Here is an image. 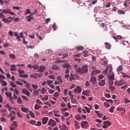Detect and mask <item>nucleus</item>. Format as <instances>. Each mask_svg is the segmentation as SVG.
Wrapping results in <instances>:
<instances>
[{
    "mask_svg": "<svg viewBox=\"0 0 130 130\" xmlns=\"http://www.w3.org/2000/svg\"><path fill=\"white\" fill-rule=\"evenodd\" d=\"M60 130H68L69 129V127L66 125V124H63L62 125H59L58 127Z\"/></svg>",
    "mask_w": 130,
    "mask_h": 130,
    "instance_id": "14",
    "label": "nucleus"
},
{
    "mask_svg": "<svg viewBox=\"0 0 130 130\" xmlns=\"http://www.w3.org/2000/svg\"><path fill=\"white\" fill-rule=\"evenodd\" d=\"M34 107H35V109H36V110L39 109V108H41V105L36 104L35 105Z\"/></svg>",
    "mask_w": 130,
    "mask_h": 130,
    "instance_id": "37",
    "label": "nucleus"
},
{
    "mask_svg": "<svg viewBox=\"0 0 130 130\" xmlns=\"http://www.w3.org/2000/svg\"><path fill=\"white\" fill-rule=\"evenodd\" d=\"M17 102L19 103V104H21L22 103V100L20 98H18L17 101Z\"/></svg>",
    "mask_w": 130,
    "mask_h": 130,
    "instance_id": "62",
    "label": "nucleus"
},
{
    "mask_svg": "<svg viewBox=\"0 0 130 130\" xmlns=\"http://www.w3.org/2000/svg\"><path fill=\"white\" fill-rule=\"evenodd\" d=\"M63 68H64L65 69H68V68H70L71 66L68 63H64L62 65Z\"/></svg>",
    "mask_w": 130,
    "mask_h": 130,
    "instance_id": "32",
    "label": "nucleus"
},
{
    "mask_svg": "<svg viewBox=\"0 0 130 130\" xmlns=\"http://www.w3.org/2000/svg\"><path fill=\"white\" fill-rule=\"evenodd\" d=\"M96 77L94 76H91L90 80V82L91 83L92 85H95L96 84Z\"/></svg>",
    "mask_w": 130,
    "mask_h": 130,
    "instance_id": "11",
    "label": "nucleus"
},
{
    "mask_svg": "<svg viewBox=\"0 0 130 130\" xmlns=\"http://www.w3.org/2000/svg\"><path fill=\"white\" fill-rule=\"evenodd\" d=\"M31 87L35 90L38 89V86L37 84H31Z\"/></svg>",
    "mask_w": 130,
    "mask_h": 130,
    "instance_id": "43",
    "label": "nucleus"
},
{
    "mask_svg": "<svg viewBox=\"0 0 130 130\" xmlns=\"http://www.w3.org/2000/svg\"><path fill=\"white\" fill-rule=\"evenodd\" d=\"M37 103H38V104H41V105H43V103H42V102L40 101V100L39 99H37L36 101Z\"/></svg>",
    "mask_w": 130,
    "mask_h": 130,
    "instance_id": "54",
    "label": "nucleus"
},
{
    "mask_svg": "<svg viewBox=\"0 0 130 130\" xmlns=\"http://www.w3.org/2000/svg\"><path fill=\"white\" fill-rule=\"evenodd\" d=\"M58 56H61V55H62V56L61 57V58H64V57H67L68 55H69V54L68 53L67 54L59 53L58 54Z\"/></svg>",
    "mask_w": 130,
    "mask_h": 130,
    "instance_id": "21",
    "label": "nucleus"
},
{
    "mask_svg": "<svg viewBox=\"0 0 130 130\" xmlns=\"http://www.w3.org/2000/svg\"><path fill=\"white\" fill-rule=\"evenodd\" d=\"M75 126L77 129L80 128V123L77 121H75Z\"/></svg>",
    "mask_w": 130,
    "mask_h": 130,
    "instance_id": "39",
    "label": "nucleus"
},
{
    "mask_svg": "<svg viewBox=\"0 0 130 130\" xmlns=\"http://www.w3.org/2000/svg\"><path fill=\"white\" fill-rule=\"evenodd\" d=\"M101 73V71L99 70H93L91 72L92 76H95V75H97V74H100Z\"/></svg>",
    "mask_w": 130,
    "mask_h": 130,
    "instance_id": "17",
    "label": "nucleus"
},
{
    "mask_svg": "<svg viewBox=\"0 0 130 130\" xmlns=\"http://www.w3.org/2000/svg\"><path fill=\"white\" fill-rule=\"evenodd\" d=\"M124 103H125V104H126L127 103H129L130 100H128V99L125 98L124 99Z\"/></svg>",
    "mask_w": 130,
    "mask_h": 130,
    "instance_id": "53",
    "label": "nucleus"
},
{
    "mask_svg": "<svg viewBox=\"0 0 130 130\" xmlns=\"http://www.w3.org/2000/svg\"><path fill=\"white\" fill-rule=\"evenodd\" d=\"M19 77L20 78H28L29 76L27 74H19Z\"/></svg>",
    "mask_w": 130,
    "mask_h": 130,
    "instance_id": "31",
    "label": "nucleus"
},
{
    "mask_svg": "<svg viewBox=\"0 0 130 130\" xmlns=\"http://www.w3.org/2000/svg\"><path fill=\"white\" fill-rule=\"evenodd\" d=\"M10 101H11V103H12V104L15 102V100L12 96L10 98Z\"/></svg>",
    "mask_w": 130,
    "mask_h": 130,
    "instance_id": "58",
    "label": "nucleus"
},
{
    "mask_svg": "<svg viewBox=\"0 0 130 130\" xmlns=\"http://www.w3.org/2000/svg\"><path fill=\"white\" fill-rule=\"evenodd\" d=\"M104 45L106 49H108V50L111 49L112 45L110 43L108 42H105L104 43Z\"/></svg>",
    "mask_w": 130,
    "mask_h": 130,
    "instance_id": "10",
    "label": "nucleus"
},
{
    "mask_svg": "<svg viewBox=\"0 0 130 130\" xmlns=\"http://www.w3.org/2000/svg\"><path fill=\"white\" fill-rule=\"evenodd\" d=\"M22 94H25L26 96H30L31 93L29 92V91L25 88H23L21 90Z\"/></svg>",
    "mask_w": 130,
    "mask_h": 130,
    "instance_id": "7",
    "label": "nucleus"
},
{
    "mask_svg": "<svg viewBox=\"0 0 130 130\" xmlns=\"http://www.w3.org/2000/svg\"><path fill=\"white\" fill-rule=\"evenodd\" d=\"M68 78H70V70L69 69L65 71V75L64 76V79H68Z\"/></svg>",
    "mask_w": 130,
    "mask_h": 130,
    "instance_id": "9",
    "label": "nucleus"
},
{
    "mask_svg": "<svg viewBox=\"0 0 130 130\" xmlns=\"http://www.w3.org/2000/svg\"><path fill=\"white\" fill-rule=\"evenodd\" d=\"M15 32H13V31L10 30L8 32L9 36L13 37V36H15Z\"/></svg>",
    "mask_w": 130,
    "mask_h": 130,
    "instance_id": "38",
    "label": "nucleus"
},
{
    "mask_svg": "<svg viewBox=\"0 0 130 130\" xmlns=\"http://www.w3.org/2000/svg\"><path fill=\"white\" fill-rule=\"evenodd\" d=\"M27 14H31V11L29 9H26L25 15L27 16Z\"/></svg>",
    "mask_w": 130,
    "mask_h": 130,
    "instance_id": "46",
    "label": "nucleus"
},
{
    "mask_svg": "<svg viewBox=\"0 0 130 130\" xmlns=\"http://www.w3.org/2000/svg\"><path fill=\"white\" fill-rule=\"evenodd\" d=\"M104 78V75H99L98 77V80L99 81H102L101 80H102V79H103Z\"/></svg>",
    "mask_w": 130,
    "mask_h": 130,
    "instance_id": "36",
    "label": "nucleus"
},
{
    "mask_svg": "<svg viewBox=\"0 0 130 130\" xmlns=\"http://www.w3.org/2000/svg\"><path fill=\"white\" fill-rule=\"evenodd\" d=\"M56 80L59 82V83H62V78H61V76H58L56 77Z\"/></svg>",
    "mask_w": 130,
    "mask_h": 130,
    "instance_id": "28",
    "label": "nucleus"
},
{
    "mask_svg": "<svg viewBox=\"0 0 130 130\" xmlns=\"http://www.w3.org/2000/svg\"><path fill=\"white\" fill-rule=\"evenodd\" d=\"M75 93H81L82 92V88L80 86H77L74 89Z\"/></svg>",
    "mask_w": 130,
    "mask_h": 130,
    "instance_id": "15",
    "label": "nucleus"
},
{
    "mask_svg": "<svg viewBox=\"0 0 130 130\" xmlns=\"http://www.w3.org/2000/svg\"><path fill=\"white\" fill-rule=\"evenodd\" d=\"M9 56L11 59H16V55L14 54H9Z\"/></svg>",
    "mask_w": 130,
    "mask_h": 130,
    "instance_id": "40",
    "label": "nucleus"
},
{
    "mask_svg": "<svg viewBox=\"0 0 130 130\" xmlns=\"http://www.w3.org/2000/svg\"><path fill=\"white\" fill-rule=\"evenodd\" d=\"M48 125H50L51 126L54 127L55 125H56V122H55V120L52 119H50L48 122Z\"/></svg>",
    "mask_w": 130,
    "mask_h": 130,
    "instance_id": "4",
    "label": "nucleus"
},
{
    "mask_svg": "<svg viewBox=\"0 0 130 130\" xmlns=\"http://www.w3.org/2000/svg\"><path fill=\"white\" fill-rule=\"evenodd\" d=\"M53 113H54V115L55 116H57V117H60V114H59V111H54Z\"/></svg>",
    "mask_w": 130,
    "mask_h": 130,
    "instance_id": "18",
    "label": "nucleus"
},
{
    "mask_svg": "<svg viewBox=\"0 0 130 130\" xmlns=\"http://www.w3.org/2000/svg\"><path fill=\"white\" fill-rule=\"evenodd\" d=\"M30 78H35V79H37V76L36 74H31L29 76Z\"/></svg>",
    "mask_w": 130,
    "mask_h": 130,
    "instance_id": "56",
    "label": "nucleus"
},
{
    "mask_svg": "<svg viewBox=\"0 0 130 130\" xmlns=\"http://www.w3.org/2000/svg\"><path fill=\"white\" fill-rule=\"evenodd\" d=\"M10 86H11L12 88H16V87H17V85L13 82H10Z\"/></svg>",
    "mask_w": 130,
    "mask_h": 130,
    "instance_id": "49",
    "label": "nucleus"
},
{
    "mask_svg": "<svg viewBox=\"0 0 130 130\" xmlns=\"http://www.w3.org/2000/svg\"><path fill=\"white\" fill-rule=\"evenodd\" d=\"M123 70V68L122 66H119L117 68L116 71L117 72H121Z\"/></svg>",
    "mask_w": 130,
    "mask_h": 130,
    "instance_id": "29",
    "label": "nucleus"
},
{
    "mask_svg": "<svg viewBox=\"0 0 130 130\" xmlns=\"http://www.w3.org/2000/svg\"><path fill=\"white\" fill-rule=\"evenodd\" d=\"M63 116H64L65 117H68V116H69V115H70V113H69V112H65L63 113Z\"/></svg>",
    "mask_w": 130,
    "mask_h": 130,
    "instance_id": "60",
    "label": "nucleus"
},
{
    "mask_svg": "<svg viewBox=\"0 0 130 130\" xmlns=\"http://www.w3.org/2000/svg\"><path fill=\"white\" fill-rule=\"evenodd\" d=\"M52 70H57V71H58L59 70V68H58V67H57V66H56L55 64H53L52 66Z\"/></svg>",
    "mask_w": 130,
    "mask_h": 130,
    "instance_id": "30",
    "label": "nucleus"
},
{
    "mask_svg": "<svg viewBox=\"0 0 130 130\" xmlns=\"http://www.w3.org/2000/svg\"><path fill=\"white\" fill-rule=\"evenodd\" d=\"M30 123L31 124H33L34 125H36V121L32 120L31 121H30Z\"/></svg>",
    "mask_w": 130,
    "mask_h": 130,
    "instance_id": "59",
    "label": "nucleus"
},
{
    "mask_svg": "<svg viewBox=\"0 0 130 130\" xmlns=\"http://www.w3.org/2000/svg\"><path fill=\"white\" fill-rule=\"evenodd\" d=\"M52 83H53V81L52 80H47V84L48 85V86H50V85H51V84H52Z\"/></svg>",
    "mask_w": 130,
    "mask_h": 130,
    "instance_id": "42",
    "label": "nucleus"
},
{
    "mask_svg": "<svg viewBox=\"0 0 130 130\" xmlns=\"http://www.w3.org/2000/svg\"><path fill=\"white\" fill-rule=\"evenodd\" d=\"M108 78L109 80H114V73H112V74L111 75H109Z\"/></svg>",
    "mask_w": 130,
    "mask_h": 130,
    "instance_id": "20",
    "label": "nucleus"
},
{
    "mask_svg": "<svg viewBox=\"0 0 130 130\" xmlns=\"http://www.w3.org/2000/svg\"><path fill=\"white\" fill-rule=\"evenodd\" d=\"M91 85V83H90V82L89 81H86L85 83V87H88L89 86H90Z\"/></svg>",
    "mask_w": 130,
    "mask_h": 130,
    "instance_id": "55",
    "label": "nucleus"
},
{
    "mask_svg": "<svg viewBox=\"0 0 130 130\" xmlns=\"http://www.w3.org/2000/svg\"><path fill=\"white\" fill-rule=\"evenodd\" d=\"M46 67L45 66H40L39 67L38 71V72H41V73H43L44 71H45Z\"/></svg>",
    "mask_w": 130,
    "mask_h": 130,
    "instance_id": "13",
    "label": "nucleus"
},
{
    "mask_svg": "<svg viewBox=\"0 0 130 130\" xmlns=\"http://www.w3.org/2000/svg\"><path fill=\"white\" fill-rule=\"evenodd\" d=\"M80 78V76L77 74H71V76L70 77V81L72 82V81H75V80H77V79H79Z\"/></svg>",
    "mask_w": 130,
    "mask_h": 130,
    "instance_id": "2",
    "label": "nucleus"
},
{
    "mask_svg": "<svg viewBox=\"0 0 130 130\" xmlns=\"http://www.w3.org/2000/svg\"><path fill=\"white\" fill-rule=\"evenodd\" d=\"M11 67L10 69L11 71H16L17 68H16V66L15 64L11 65Z\"/></svg>",
    "mask_w": 130,
    "mask_h": 130,
    "instance_id": "34",
    "label": "nucleus"
},
{
    "mask_svg": "<svg viewBox=\"0 0 130 130\" xmlns=\"http://www.w3.org/2000/svg\"><path fill=\"white\" fill-rule=\"evenodd\" d=\"M98 84L101 87H104V86H105V85H106V80H105V79L100 80Z\"/></svg>",
    "mask_w": 130,
    "mask_h": 130,
    "instance_id": "8",
    "label": "nucleus"
},
{
    "mask_svg": "<svg viewBox=\"0 0 130 130\" xmlns=\"http://www.w3.org/2000/svg\"><path fill=\"white\" fill-rule=\"evenodd\" d=\"M21 109L23 112H25L26 113H28L29 111V109H28V108L24 107H21Z\"/></svg>",
    "mask_w": 130,
    "mask_h": 130,
    "instance_id": "25",
    "label": "nucleus"
},
{
    "mask_svg": "<svg viewBox=\"0 0 130 130\" xmlns=\"http://www.w3.org/2000/svg\"><path fill=\"white\" fill-rule=\"evenodd\" d=\"M3 14H10V15H15L14 12L11 11V9H7L2 10Z\"/></svg>",
    "mask_w": 130,
    "mask_h": 130,
    "instance_id": "5",
    "label": "nucleus"
},
{
    "mask_svg": "<svg viewBox=\"0 0 130 130\" xmlns=\"http://www.w3.org/2000/svg\"><path fill=\"white\" fill-rule=\"evenodd\" d=\"M118 13L119 15H124V14H125V12H124L123 10H118Z\"/></svg>",
    "mask_w": 130,
    "mask_h": 130,
    "instance_id": "45",
    "label": "nucleus"
},
{
    "mask_svg": "<svg viewBox=\"0 0 130 130\" xmlns=\"http://www.w3.org/2000/svg\"><path fill=\"white\" fill-rule=\"evenodd\" d=\"M89 69H88V66L84 65L82 68L79 67L76 70V72L78 74H86L88 73Z\"/></svg>",
    "mask_w": 130,
    "mask_h": 130,
    "instance_id": "1",
    "label": "nucleus"
},
{
    "mask_svg": "<svg viewBox=\"0 0 130 130\" xmlns=\"http://www.w3.org/2000/svg\"><path fill=\"white\" fill-rule=\"evenodd\" d=\"M39 67H38V65L37 64H35L32 65V68H33V70H34V71H36V70H38Z\"/></svg>",
    "mask_w": 130,
    "mask_h": 130,
    "instance_id": "35",
    "label": "nucleus"
},
{
    "mask_svg": "<svg viewBox=\"0 0 130 130\" xmlns=\"http://www.w3.org/2000/svg\"><path fill=\"white\" fill-rule=\"evenodd\" d=\"M75 118L77 119V120H80L81 119V115L78 114L75 116Z\"/></svg>",
    "mask_w": 130,
    "mask_h": 130,
    "instance_id": "48",
    "label": "nucleus"
},
{
    "mask_svg": "<svg viewBox=\"0 0 130 130\" xmlns=\"http://www.w3.org/2000/svg\"><path fill=\"white\" fill-rule=\"evenodd\" d=\"M48 117H45L43 118L42 120V124H46L47 123V122L48 121Z\"/></svg>",
    "mask_w": 130,
    "mask_h": 130,
    "instance_id": "16",
    "label": "nucleus"
},
{
    "mask_svg": "<svg viewBox=\"0 0 130 130\" xmlns=\"http://www.w3.org/2000/svg\"><path fill=\"white\" fill-rule=\"evenodd\" d=\"M114 109H115V107H114V106H112L109 110L110 112H111V113H113V110H114Z\"/></svg>",
    "mask_w": 130,
    "mask_h": 130,
    "instance_id": "41",
    "label": "nucleus"
},
{
    "mask_svg": "<svg viewBox=\"0 0 130 130\" xmlns=\"http://www.w3.org/2000/svg\"><path fill=\"white\" fill-rule=\"evenodd\" d=\"M42 100H48V96L45 95L44 98L42 99Z\"/></svg>",
    "mask_w": 130,
    "mask_h": 130,
    "instance_id": "64",
    "label": "nucleus"
},
{
    "mask_svg": "<svg viewBox=\"0 0 130 130\" xmlns=\"http://www.w3.org/2000/svg\"><path fill=\"white\" fill-rule=\"evenodd\" d=\"M0 81L2 83L3 85L5 87L6 86H7V85H8V83H7V81H5V80H3L2 79H0Z\"/></svg>",
    "mask_w": 130,
    "mask_h": 130,
    "instance_id": "33",
    "label": "nucleus"
},
{
    "mask_svg": "<svg viewBox=\"0 0 130 130\" xmlns=\"http://www.w3.org/2000/svg\"><path fill=\"white\" fill-rule=\"evenodd\" d=\"M101 63L103 64V66H105V64L108 63V61L104 60L103 59H101Z\"/></svg>",
    "mask_w": 130,
    "mask_h": 130,
    "instance_id": "24",
    "label": "nucleus"
},
{
    "mask_svg": "<svg viewBox=\"0 0 130 130\" xmlns=\"http://www.w3.org/2000/svg\"><path fill=\"white\" fill-rule=\"evenodd\" d=\"M113 38L115 40H120V39H121V38H122V37H121V36L119 35V36H117L116 37L113 36Z\"/></svg>",
    "mask_w": 130,
    "mask_h": 130,
    "instance_id": "23",
    "label": "nucleus"
},
{
    "mask_svg": "<svg viewBox=\"0 0 130 130\" xmlns=\"http://www.w3.org/2000/svg\"><path fill=\"white\" fill-rule=\"evenodd\" d=\"M104 123L105 124H107V125H109V126L111 125V122L110 121H108V120L104 121Z\"/></svg>",
    "mask_w": 130,
    "mask_h": 130,
    "instance_id": "44",
    "label": "nucleus"
},
{
    "mask_svg": "<svg viewBox=\"0 0 130 130\" xmlns=\"http://www.w3.org/2000/svg\"><path fill=\"white\" fill-rule=\"evenodd\" d=\"M15 84H16V85H18V86H23V83L19 81H16Z\"/></svg>",
    "mask_w": 130,
    "mask_h": 130,
    "instance_id": "47",
    "label": "nucleus"
},
{
    "mask_svg": "<svg viewBox=\"0 0 130 130\" xmlns=\"http://www.w3.org/2000/svg\"><path fill=\"white\" fill-rule=\"evenodd\" d=\"M58 96H59V92H56L54 93V96L56 98H58Z\"/></svg>",
    "mask_w": 130,
    "mask_h": 130,
    "instance_id": "52",
    "label": "nucleus"
},
{
    "mask_svg": "<svg viewBox=\"0 0 130 130\" xmlns=\"http://www.w3.org/2000/svg\"><path fill=\"white\" fill-rule=\"evenodd\" d=\"M19 74H20V75H22V74H24L25 73V71L24 70H18V71Z\"/></svg>",
    "mask_w": 130,
    "mask_h": 130,
    "instance_id": "57",
    "label": "nucleus"
},
{
    "mask_svg": "<svg viewBox=\"0 0 130 130\" xmlns=\"http://www.w3.org/2000/svg\"><path fill=\"white\" fill-rule=\"evenodd\" d=\"M124 84H125V81L124 80H120L115 82V85L116 86H122V85H124Z\"/></svg>",
    "mask_w": 130,
    "mask_h": 130,
    "instance_id": "3",
    "label": "nucleus"
},
{
    "mask_svg": "<svg viewBox=\"0 0 130 130\" xmlns=\"http://www.w3.org/2000/svg\"><path fill=\"white\" fill-rule=\"evenodd\" d=\"M84 108L86 110V111L88 113H90V108H89L88 107H86V106L84 107Z\"/></svg>",
    "mask_w": 130,
    "mask_h": 130,
    "instance_id": "61",
    "label": "nucleus"
},
{
    "mask_svg": "<svg viewBox=\"0 0 130 130\" xmlns=\"http://www.w3.org/2000/svg\"><path fill=\"white\" fill-rule=\"evenodd\" d=\"M81 126L82 127H84L85 128H87L88 126H89V123L87 121H83L81 123Z\"/></svg>",
    "mask_w": 130,
    "mask_h": 130,
    "instance_id": "6",
    "label": "nucleus"
},
{
    "mask_svg": "<svg viewBox=\"0 0 130 130\" xmlns=\"http://www.w3.org/2000/svg\"><path fill=\"white\" fill-rule=\"evenodd\" d=\"M104 106H105V107L108 108L110 107V104H109V103H108L107 102L104 103Z\"/></svg>",
    "mask_w": 130,
    "mask_h": 130,
    "instance_id": "51",
    "label": "nucleus"
},
{
    "mask_svg": "<svg viewBox=\"0 0 130 130\" xmlns=\"http://www.w3.org/2000/svg\"><path fill=\"white\" fill-rule=\"evenodd\" d=\"M121 74H122V76L123 78H130V76L128 75H127L126 73L121 72Z\"/></svg>",
    "mask_w": 130,
    "mask_h": 130,
    "instance_id": "26",
    "label": "nucleus"
},
{
    "mask_svg": "<svg viewBox=\"0 0 130 130\" xmlns=\"http://www.w3.org/2000/svg\"><path fill=\"white\" fill-rule=\"evenodd\" d=\"M5 95H6L7 97H12V93L11 92H5Z\"/></svg>",
    "mask_w": 130,
    "mask_h": 130,
    "instance_id": "50",
    "label": "nucleus"
},
{
    "mask_svg": "<svg viewBox=\"0 0 130 130\" xmlns=\"http://www.w3.org/2000/svg\"><path fill=\"white\" fill-rule=\"evenodd\" d=\"M116 110H117V111H123L122 113H121V114H125V109L124 108V107H118L116 109Z\"/></svg>",
    "mask_w": 130,
    "mask_h": 130,
    "instance_id": "12",
    "label": "nucleus"
},
{
    "mask_svg": "<svg viewBox=\"0 0 130 130\" xmlns=\"http://www.w3.org/2000/svg\"><path fill=\"white\" fill-rule=\"evenodd\" d=\"M2 21L4 23H10L11 21H12V19L11 20H9L8 19H6V18H2Z\"/></svg>",
    "mask_w": 130,
    "mask_h": 130,
    "instance_id": "22",
    "label": "nucleus"
},
{
    "mask_svg": "<svg viewBox=\"0 0 130 130\" xmlns=\"http://www.w3.org/2000/svg\"><path fill=\"white\" fill-rule=\"evenodd\" d=\"M33 17H31L30 16V15H28L26 17H25V20H26V21L27 22H31V20H32V19H33Z\"/></svg>",
    "mask_w": 130,
    "mask_h": 130,
    "instance_id": "19",
    "label": "nucleus"
},
{
    "mask_svg": "<svg viewBox=\"0 0 130 130\" xmlns=\"http://www.w3.org/2000/svg\"><path fill=\"white\" fill-rule=\"evenodd\" d=\"M14 36L16 37V39H17L18 41H21V39H20L21 38L19 37V34L17 32H14Z\"/></svg>",
    "mask_w": 130,
    "mask_h": 130,
    "instance_id": "27",
    "label": "nucleus"
},
{
    "mask_svg": "<svg viewBox=\"0 0 130 130\" xmlns=\"http://www.w3.org/2000/svg\"><path fill=\"white\" fill-rule=\"evenodd\" d=\"M48 78H49L50 79H51L52 80H54L55 79V77H54L53 75H49Z\"/></svg>",
    "mask_w": 130,
    "mask_h": 130,
    "instance_id": "63",
    "label": "nucleus"
}]
</instances>
